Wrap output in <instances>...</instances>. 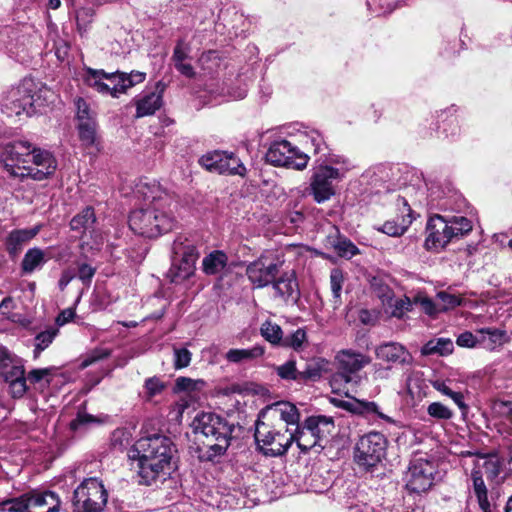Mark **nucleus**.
<instances>
[{"label": "nucleus", "mask_w": 512, "mask_h": 512, "mask_svg": "<svg viewBox=\"0 0 512 512\" xmlns=\"http://www.w3.org/2000/svg\"><path fill=\"white\" fill-rule=\"evenodd\" d=\"M93 423H99V419L85 411H79L76 418L70 422L69 428L74 433H81Z\"/></svg>", "instance_id": "38"}, {"label": "nucleus", "mask_w": 512, "mask_h": 512, "mask_svg": "<svg viewBox=\"0 0 512 512\" xmlns=\"http://www.w3.org/2000/svg\"><path fill=\"white\" fill-rule=\"evenodd\" d=\"M378 359L393 364H409L411 355L404 346L395 342L384 343L376 348Z\"/></svg>", "instance_id": "20"}, {"label": "nucleus", "mask_w": 512, "mask_h": 512, "mask_svg": "<svg viewBox=\"0 0 512 512\" xmlns=\"http://www.w3.org/2000/svg\"><path fill=\"white\" fill-rule=\"evenodd\" d=\"M398 201L401 202L404 207H407L408 213L406 215H402L401 221L388 220L381 226V228H379L381 232L392 237H397L404 234L412 223L411 209L409 208L406 199L399 198Z\"/></svg>", "instance_id": "24"}, {"label": "nucleus", "mask_w": 512, "mask_h": 512, "mask_svg": "<svg viewBox=\"0 0 512 512\" xmlns=\"http://www.w3.org/2000/svg\"><path fill=\"white\" fill-rule=\"evenodd\" d=\"M199 252L193 241L177 237L172 244V264L167 277L173 283H180L193 275Z\"/></svg>", "instance_id": "6"}, {"label": "nucleus", "mask_w": 512, "mask_h": 512, "mask_svg": "<svg viewBox=\"0 0 512 512\" xmlns=\"http://www.w3.org/2000/svg\"><path fill=\"white\" fill-rule=\"evenodd\" d=\"M95 220L94 210L91 207H86L72 218L70 227L74 231H85L94 224Z\"/></svg>", "instance_id": "33"}, {"label": "nucleus", "mask_w": 512, "mask_h": 512, "mask_svg": "<svg viewBox=\"0 0 512 512\" xmlns=\"http://www.w3.org/2000/svg\"><path fill=\"white\" fill-rule=\"evenodd\" d=\"M0 375L5 381L25 376L22 360L11 355L8 350L3 348H0Z\"/></svg>", "instance_id": "21"}, {"label": "nucleus", "mask_w": 512, "mask_h": 512, "mask_svg": "<svg viewBox=\"0 0 512 512\" xmlns=\"http://www.w3.org/2000/svg\"><path fill=\"white\" fill-rule=\"evenodd\" d=\"M121 77L122 83L125 86L126 93L129 88L136 84L142 83L146 78V74L139 71H132L131 73L121 72Z\"/></svg>", "instance_id": "60"}, {"label": "nucleus", "mask_w": 512, "mask_h": 512, "mask_svg": "<svg viewBox=\"0 0 512 512\" xmlns=\"http://www.w3.org/2000/svg\"><path fill=\"white\" fill-rule=\"evenodd\" d=\"M499 473V462L496 459L481 458L474 464L467 480L469 499L475 498L481 512H493L488 499V489L483 479L484 474L497 476Z\"/></svg>", "instance_id": "7"}, {"label": "nucleus", "mask_w": 512, "mask_h": 512, "mask_svg": "<svg viewBox=\"0 0 512 512\" xmlns=\"http://www.w3.org/2000/svg\"><path fill=\"white\" fill-rule=\"evenodd\" d=\"M225 173L228 175H239V176H245L246 174V167L244 164L240 161L239 158H237L233 153L226 152V159H225Z\"/></svg>", "instance_id": "47"}, {"label": "nucleus", "mask_w": 512, "mask_h": 512, "mask_svg": "<svg viewBox=\"0 0 512 512\" xmlns=\"http://www.w3.org/2000/svg\"><path fill=\"white\" fill-rule=\"evenodd\" d=\"M40 231V226L30 229H16L9 233L6 245L10 253H17L21 247L33 239Z\"/></svg>", "instance_id": "25"}, {"label": "nucleus", "mask_w": 512, "mask_h": 512, "mask_svg": "<svg viewBox=\"0 0 512 512\" xmlns=\"http://www.w3.org/2000/svg\"><path fill=\"white\" fill-rule=\"evenodd\" d=\"M426 234L425 247L428 250H440L454 238L449 228V222L440 215H434L429 218Z\"/></svg>", "instance_id": "16"}, {"label": "nucleus", "mask_w": 512, "mask_h": 512, "mask_svg": "<svg viewBox=\"0 0 512 512\" xmlns=\"http://www.w3.org/2000/svg\"><path fill=\"white\" fill-rule=\"evenodd\" d=\"M479 334L484 337V335H488L489 342L486 344L483 343L484 347L487 349H493L496 345H501L507 341L506 332L504 330L496 329V328H482L477 331Z\"/></svg>", "instance_id": "40"}, {"label": "nucleus", "mask_w": 512, "mask_h": 512, "mask_svg": "<svg viewBox=\"0 0 512 512\" xmlns=\"http://www.w3.org/2000/svg\"><path fill=\"white\" fill-rule=\"evenodd\" d=\"M436 297L439 311H446L461 305V299L458 296L445 291L438 292Z\"/></svg>", "instance_id": "50"}, {"label": "nucleus", "mask_w": 512, "mask_h": 512, "mask_svg": "<svg viewBox=\"0 0 512 512\" xmlns=\"http://www.w3.org/2000/svg\"><path fill=\"white\" fill-rule=\"evenodd\" d=\"M220 61L219 53L214 50H209L203 53L199 58L201 68L208 74H212L218 69Z\"/></svg>", "instance_id": "43"}, {"label": "nucleus", "mask_w": 512, "mask_h": 512, "mask_svg": "<svg viewBox=\"0 0 512 512\" xmlns=\"http://www.w3.org/2000/svg\"><path fill=\"white\" fill-rule=\"evenodd\" d=\"M261 335L264 339L273 345H281L284 340L281 327L271 321H265L260 328Z\"/></svg>", "instance_id": "34"}, {"label": "nucleus", "mask_w": 512, "mask_h": 512, "mask_svg": "<svg viewBox=\"0 0 512 512\" xmlns=\"http://www.w3.org/2000/svg\"><path fill=\"white\" fill-rule=\"evenodd\" d=\"M192 354L186 348H174V368L179 370L189 366Z\"/></svg>", "instance_id": "58"}, {"label": "nucleus", "mask_w": 512, "mask_h": 512, "mask_svg": "<svg viewBox=\"0 0 512 512\" xmlns=\"http://www.w3.org/2000/svg\"><path fill=\"white\" fill-rule=\"evenodd\" d=\"M193 428L206 438L205 449L200 453L201 460L214 461L225 454L234 431L233 424L215 413L201 412L194 418Z\"/></svg>", "instance_id": "4"}, {"label": "nucleus", "mask_w": 512, "mask_h": 512, "mask_svg": "<svg viewBox=\"0 0 512 512\" xmlns=\"http://www.w3.org/2000/svg\"><path fill=\"white\" fill-rule=\"evenodd\" d=\"M387 306L391 309L389 311L392 317L402 318L408 311L412 310L413 300L408 297H403L391 302V304H387Z\"/></svg>", "instance_id": "46"}, {"label": "nucleus", "mask_w": 512, "mask_h": 512, "mask_svg": "<svg viewBox=\"0 0 512 512\" xmlns=\"http://www.w3.org/2000/svg\"><path fill=\"white\" fill-rule=\"evenodd\" d=\"M46 262L45 253L40 248L29 249L22 260L21 267L24 273H32Z\"/></svg>", "instance_id": "30"}, {"label": "nucleus", "mask_w": 512, "mask_h": 512, "mask_svg": "<svg viewBox=\"0 0 512 512\" xmlns=\"http://www.w3.org/2000/svg\"><path fill=\"white\" fill-rule=\"evenodd\" d=\"M136 192L148 202L147 207L134 210L130 214L129 226L136 234L155 238L176 226L174 209L177 202L159 183L140 181Z\"/></svg>", "instance_id": "1"}, {"label": "nucleus", "mask_w": 512, "mask_h": 512, "mask_svg": "<svg viewBox=\"0 0 512 512\" xmlns=\"http://www.w3.org/2000/svg\"><path fill=\"white\" fill-rule=\"evenodd\" d=\"M228 258L222 251L215 250L204 257L202 268L205 274L215 275L224 270L227 265Z\"/></svg>", "instance_id": "27"}, {"label": "nucleus", "mask_w": 512, "mask_h": 512, "mask_svg": "<svg viewBox=\"0 0 512 512\" xmlns=\"http://www.w3.org/2000/svg\"><path fill=\"white\" fill-rule=\"evenodd\" d=\"M413 305H419L428 315H434L439 312L437 303L435 304L427 297L417 296L413 299Z\"/></svg>", "instance_id": "63"}, {"label": "nucleus", "mask_w": 512, "mask_h": 512, "mask_svg": "<svg viewBox=\"0 0 512 512\" xmlns=\"http://www.w3.org/2000/svg\"><path fill=\"white\" fill-rule=\"evenodd\" d=\"M387 445L388 441L382 433H367L356 443L354 461L359 467L370 470L385 458Z\"/></svg>", "instance_id": "9"}, {"label": "nucleus", "mask_w": 512, "mask_h": 512, "mask_svg": "<svg viewBox=\"0 0 512 512\" xmlns=\"http://www.w3.org/2000/svg\"><path fill=\"white\" fill-rule=\"evenodd\" d=\"M106 79V72L104 70H95L92 68H87L84 75V82L91 88L95 89L97 92L100 87L103 85Z\"/></svg>", "instance_id": "49"}, {"label": "nucleus", "mask_w": 512, "mask_h": 512, "mask_svg": "<svg viewBox=\"0 0 512 512\" xmlns=\"http://www.w3.org/2000/svg\"><path fill=\"white\" fill-rule=\"evenodd\" d=\"M305 144H310L313 147L314 154H319L324 150L325 142L322 135L314 130L308 129L300 133L299 135Z\"/></svg>", "instance_id": "39"}, {"label": "nucleus", "mask_w": 512, "mask_h": 512, "mask_svg": "<svg viewBox=\"0 0 512 512\" xmlns=\"http://www.w3.org/2000/svg\"><path fill=\"white\" fill-rule=\"evenodd\" d=\"M7 510L8 512H30L28 506V494L19 498L6 500L0 503V511Z\"/></svg>", "instance_id": "44"}, {"label": "nucleus", "mask_w": 512, "mask_h": 512, "mask_svg": "<svg viewBox=\"0 0 512 512\" xmlns=\"http://www.w3.org/2000/svg\"><path fill=\"white\" fill-rule=\"evenodd\" d=\"M290 426H295V429L292 431L293 442H296L298 448L302 452L305 453L316 447H319L320 449L324 448L322 443L317 440L304 423L299 424L298 421L297 424H290Z\"/></svg>", "instance_id": "23"}, {"label": "nucleus", "mask_w": 512, "mask_h": 512, "mask_svg": "<svg viewBox=\"0 0 512 512\" xmlns=\"http://www.w3.org/2000/svg\"><path fill=\"white\" fill-rule=\"evenodd\" d=\"M369 360L361 353L351 350H343L336 356L337 372L331 377V386L335 388L341 383L356 384L359 380L357 372L361 370Z\"/></svg>", "instance_id": "12"}, {"label": "nucleus", "mask_w": 512, "mask_h": 512, "mask_svg": "<svg viewBox=\"0 0 512 512\" xmlns=\"http://www.w3.org/2000/svg\"><path fill=\"white\" fill-rule=\"evenodd\" d=\"M307 341V334L306 331L302 328H298L296 331L291 333L290 335H287L283 342L282 346L287 348H292L294 350H300L303 345Z\"/></svg>", "instance_id": "48"}, {"label": "nucleus", "mask_w": 512, "mask_h": 512, "mask_svg": "<svg viewBox=\"0 0 512 512\" xmlns=\"http://www.w3.org/2000/svg\"><path fill=\"white\" fill-rule=\"evenodd\" d=\"M44 106L41 95L34 90L32 80H24L19 86L9 90L2 104V111L8 117L32 116Z\"/></svg>", "instance_id": "5"}, {"label": "nucleus", "mask_w": 512, "mask_h": 512, "mask_svg": "<svg viewBox=\"0 0 512 512\" xmlns=\"http://www.w3.org/2000/svg\"><path fill=\"white\" fill-rule=\"evenodd\" d=\"M274 296L285 303H297L300 298L299 285L294 272L282 274L272 283Z\"/></svg>", "instance_id": "18"}, {"label": "nucleus", "mask_w": 512, "mask_h": 512, "mask_svg": "<svg viewBox=\"0 0 512 512\" xmlns=\"http://www.w3.org/2000/svg\"><path fill=\"white\" fill-rule=\"evenodd\" d=\"M277 376L285 381H299L300 372L296 367V361L289 359L285 363L275 366Z\"/></svg>", "instance_id": "36"}, {"label": "nucleus", "mask_w": 512, "mask_h": 512, "mask_svg": "<svg viewBox=\"0 0 512 512\" xmlns=\"http://www.w3.org/2000/svg\"><path fill=\"white\" fill-rule=\"evenodd\" d=\"M189 51V45L183 39H179L173 51L172 60L174 64L184 62L188 58Z\"/></svg>", "instance_id": "62"}, {"label": "nucleus", "mask_w": 512, "mask_h": 512, "mask_svg": "<svg viewBox=\"0 0 512 512\" xmlns=\"http://www.w3.org/2000/svg\"><path fill=\"white\" fill-rule=\"evenodd\" d=\"M449 222V228L453 237L463 236L472 230V223L469 219L463 216H454Z\"/></svg>", "instance_id": "42"}, {"label": "nucleus", "mask_w": 512, "mask_h": 512, "mask_svg": "<svg viewBox=\"0 0 512 512\" xmlns=\"http://www.w3.org/2000/svg\"><path fill=\"white\" fill-rule=\"evenodd\" d=\"M303 423L320 443L327 440L335 429L333 418L325 415L310 416L306 418Z\"/></svg>", "instance_id": "22"}, {"label": "nucleus", "mask_w": 512, "mask_h": 512, "mask_svg": "<svg viewBox=\"0 0 512 512\" xmlns=\"http://www.w3.org/2000/svg\"><path fill=\"white\" fill-rule=\"evenodd\" d=\"M265 349L261 345H255L249 349H230L225 358L231 363H246L256 360L264 355Z\"/></svg>", "instance_id": "26"}, {"label": "nucleus", "mask_w": 512, "mask_h": 512, "mask_svg": "<svg viewBox=\"0 0 512 512\" xmlns=\"http://www.w3.org/2000/svg\"><path fill=\"white\" fill-rule=\"evenodd\" d=\"M177 449L173 441L160 434L142 437L128 451L136 464L139 483L147 486L164 482L175 469Z\"/></svg>", "instance_id": "3"}, {"label": "nucleus", "mask_w": 512, "mask_h": 512, "mask_svg": "<svg viewBox=\"0 0 512 512\" xmlns=\"http://www.w3.org/2000/svg\"><path fill=\"white\" fill-rule=\"evenodd\" d=\"M77 108V121L78 123L96 120V113L93 111L89 104L82 98H78L75 102Z\"/></svg>", "instance_id": "52"}, {"label": "nucleus", "mask_w": 512, "mask_h": 512, "mask_svg": "<svg viewBox=\"0 0 512 512\" xmlns=\"http://www.w3.org/2000/svg\"><path fill=\"white\" fill-rule=\"evenodd\" d=\"M58 334V330L56 328H50L45 331L38 333L35 336V348L33 351L34 359H37L42 351L50 346L55 337Z\"/></svg>", "instance_id": "35"}, {"label": "nucleus", "mask_w": 512, "mask_h": 512, "mask_svg": "<svg viewBox=\"0 0 512 512\" xmlns=\"http://www.w3.org/2000/svg\"><path fill=\"white\" fill-rule=\"evenodd\" d=\"M162 105V96L160 93L152 92L145 95L137 102V117H144L154 114Z\"/></svg>", "instance_id": "29"}, {"label": "nucleus", "mask_w": 512, "mask_h": 512, "mask_svg": "<svg viewBox=\"0 0 512 512\" xmlns=\"http://www.w3.org/2000/svg\"><path fill=\"white\" fill-rule=\"evenodd\" d=\"M342 180V172L333 166L321 164L313 169L309 183V194L318 204L330 200L336 194L334 182Z\"/></svg>", "instance_id": "10"}, {"label": "nucleus", "mask_w": 512, "mask_h": 512, "mask_svg": "<svg viewBox=\"0 0 512 512\" xmlns=\"http://www.w3.org/2000/svg\"><path fill=\"white\" fill-rule=\"evenodd\" d=\"M144 388L147 399H151L165 389V384L160 378L154 376L145 380Z\"/></svg>", "instance_id": "54"}, {"label": "nucleus", "mask_w": 512, "mask_h": 512, "mask_svg": "<svg viewBox=\"0 0 512 512\" xmlns=\"http://www.w3.org/2000/svg\"><path fill=\"white\" fill-rule=\"evenodd\" d=\"M79 139L83 146L90 147L96 143L97 122L96 120L77 124Z\"/></svg>", "instance_id": "32"}, {"label": "nucleus", "mask_w": 512, "mask_h": 512, "mask_svg": "<svg viewBox=\"0 0 512 512\" xmlns=\"http://www.w3.org/2000/svg\"><path fill=\"white\" fill-rule=\"evenodd\" d=\"M344 283V274L340 269L334 268L330 272V287L334 299V308L341 304V292Z\"/></svg>", "instance_id": "37"}, {"label": "nucleus", "mask_w": 512, "mask_h": 512, "mask_svg": "<svg viewBox=\"0 0 512 512\" xmlns=\"http://www.w3.org/2000/svg\"><path fill=\"white\" fill-rule=\"evenodd\" d=\"M327 165H337L338 167H334L336 170H340L342 172V179L345 177L346 173L354 168V165L350 161V159L346 158L342 155H332L328 159Z\"/></svg>", "instance_id": "57"}, {"label": "nucleus", "mask_w": 512, "mask_h": 512, "mask_svg": "<svg viewBox=\"0 0 512 512\" xmlns=\"http://www.w3.org/2000/svg\"><path fill=\"white\" fill-rule=\"evenodd\" d=\"M225 151H212L203 155L199 159V164L210 172H216L219 174L225 173Z\"/></svg>", "instance_id": "28"}, {"label": "nucleus", "mask_w": 512, "mask_h": 512, "mask_svg": "<svg viewBox=\"0 0 512 512\" xmlns=\"http://www.w3.org/2000/svg\"><path fill=\"white\" fill-rule=\"evenodd\" d=\"M334 247L338 254L342 257H352L358 253L357 247L347 239H339Z\"/></svg>", "instance_id": "59"}, {"label": "nucleus", "mask_w": 512, "mask_h": 512, "mask_svg": "<svg viewBox=\"0 0 512 512\" xmlns=\"http://www.w3.org/2000/svg\"><path fill=\"white\" fill-rule=\"evenodd\" d=\"M56 167V160L49 152L32 149L30 164L22 166L21 171L13 170V172L15 177H31L41 181L53 174Z\"/></svg>", "instance_id": "14"}, {"label": "nucleus", "mask_w": 512, "mask_h": 512, "mask_svg": "<svg viewBox=\"0 0 512 512\" xmlns=\"http://www.w3.org/2000/svg\"><path fill=\"white\" fill-rule=\"evenodd\" d=\"M280 266L278 261L262 256L247 266L246 275L254 287L264 288L273 283Z\"/></svg>", "instance_id": "15"}, {"label": "nucleus", "mask_w": 512, "mask_h": 512, "mask_svg": "<svg viewBox=\"0 0 512 512\" xmlns=\"http://www.w3.org/2000/svg\"><path fill=\"white\" fill-rule=\"evenodd\" d=\"M107 499L103 483L97 478H87L74 490L73 505L77 512H102Z\"/></svg>", "instance_id": "8"}, {"label": "nucleus", "mask_w": 512, "mask_h": 512, "mask_svg": "<svg viewBox=\"0 0 512 512\" xmlns=\"http://www.w3.org/2000/svg\"><path fill=\"white\" fill-rule=\"evenodd\" d=\"M435 474V462L423 457L414 458L406 474V487L411 492H425L433 485Z\"/></svg>", "instance_id": "13"}, {"label": "nucleus", "mask_w": 512, "mask_h": 512, "mask_svg": "<svg viewBox=\"0 0 512 512\" xmlns=\"http://www.w3.org/2000/svg\"><path fill=\"white\" fill-rule=\"evenodd\" d=\"M454 349L453 342L448 338H438L428 341L421 349L423 355H434L440 356L449 355Z\"/></svg>", "instance_id": "31"}, {"label": "nucleus", "mask_w": 512, "mask_h": 512, "mask_svg": "<svg viewBox=\"0 0 512 512\" xmlns=\"http://www.w3.org/2000/svg\"><path fill=\"white\" fill-rule=\"evenodd\" d=\"M94 10L90 7H83L77 10L76 12V20L78 28L86 30L89 23L92 22L94 17Z\"/></svg>", "instance_id": "61"}, {"label": "nucleus", "mask_w": 512, "mask_h": 512, "mask_svg": "<svg viewBox=\"0 0 512 512\" xmlns=\"http://www.w3.org/2000/svg\"><path fill=\"white\" fill-rule=\"evenodd\" d=\"M60 504L59 496L52 491L28 494L30 512H58Z\"/></svg>", "instance_id": "19"}, {"label": "nucleus", "mask_w": 512, "mask_h": 512, "mask_svg": "<svg viewBox=\"0 0 512 512\" xmlns=\"http://www.w3.org/2000/svg\"><path fill=\"white\" fill-rule=\"evenodd\" d=\"M427 413L436 420H449L453 417L452 410L440 402H432L429 404Z\"/></svg>", "instance_id": "51"}, {"label": "nucleus", "mask_w": 512, "mask_h": 512, "mask_svg": "<svg viewBox=\"0 0 512 512\" xmlns=\"http://www.w3.org/2000/svg\"><path fill=\"white\" fill-rule=\"evenodd\" d=\"M205 382L201 379L178 377L175 381V390L178 392H197L203 389Z\"/></svg>", "instance_id": "45"}, {"label": "nucleus", "mask_w": 512, "mask_h": 512, "mask_svg": "<svg viewBox=\"0 0 512 512\" xmlns=\"http://www.w3.org/2000/svg\"><path fill=\"white\" fill-rule=\"evenodd\" d=\"M495 410L502 417L506 418L512 429V402H498L495 404Z\"/></svg>", "instance_id": "64"}, {"label": "nucleus", "mask_w": 512, "mask_h": 512, "mask_svg": "<svg viewBox=\"0 0 512 512\" xmlns=\"http://www.w3.org/2000/svg\"><path fill=\"white\" fill-rule=\"evenodd\" d=\"M55 371V367L33 369L28 373L26 378L33 384L39 383L44 380L46 384L49 385L51 382V377Z\"/></svg>", "instance_id": "53"}, {"label": "nucleus", "mask_w": 512, "mask_h": 512, "mask_svg": "<svg viewBox=\"0 0 512 512\" xmlns=\"http://www.w3.org/2000/svg\"><path fill=\"white\" fill-rule=\"evenodd\" d=\"M32 153L31 144L25 141H15L5 146L3 161L6 170L14 176L15 171H21L22 166L30 164Z\"/></svg>", "instance_id": "17"}, {"label": "nucleus", "mask_w": 512, "mask_h": 512, "mask_svg": "<svg viewBox=\"0 0 512 512\" xmlns=\"http://www.w3.org/2000/svg\"><path fill=\"white\" fill-rule=\"evenodd\" d=\"M371 287L373 293L381 300L383 305L391 304L394 298V292L387 284L381 279L374 278Z\"/></svg>", "instance_id": "41"}, {"label": "nucleus", "mask_w": 512, "mask_h": 512, "mask_svg": "<svg viewBox=\"0 0 512 512\" xmlns=\"http://www.w3.org/2000/svg\"><path fill=\"white\" fill-rule=\"evenodd\" d=\"M299 382L306 380H316L321 377L322 368L318 362H310L306 365L305 369L299 371Z\"/></svg>", "instance_id": "55"}, {"label": "nucleus", "mask_w": 512, "mask_h": 512, "mask_svg": "<svg viewBox=\"0 0 512 512\" xmlns=\"http://www.w3.org/2000/svg\"><path fill=\"white\" fill-rule=\"evenodd\" d=\"M266 161L273 166H283L296 170L307 167L309 156L297 146L285 139L272 142L265 155Z\"/></svg>", "instance_id": "11"}, {"label": "nucleus", "mask_w": 512, "mask_h": 512, "mask_svg": "<svg viewBox=\"0 0 512 512\" xmlns=\"http://www.w3.org/2000/svg\"><path fill=\"white\" fill-rule=\"evenodd\" d=\"M486 342L485 337L477 338L472 332L465 331L461 333L456 340V344L460 347L474 348L478 344Z\"/></svg>", "instance_id": "56"}, {"label": "nucleus", "mask_w": 512, "mask_h": 512, "mask_svg": "<svg viewBox=\"0 0 512 512\" xmlns=\"http://www.w3.org/2000/svg\"><path fill=\"white\" fill-rule=\"evenodd\" d=\"M300 421L297 407L287 401L275 402L262 409L255 427V440L260 451L271 457L282 456L293 443L290 424Z\"/></svg>", "instance_id": "2"}]
</instances>
